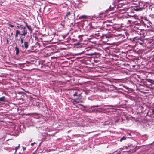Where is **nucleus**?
Returning a JSON list of instances; mask_svg holds the SVG:
<instances>
[{
    "label": "nucleus",
    "instance_id": "obj_1",
    "mask_svg": "<svg viewBox=\"0 0 154 154\" xmlns=\"http://www.w3.org/2000/svg\"><path fill=\"white\" fill-rule=\"evenodd\" d=\"M103 27L104 29L110 31H112L113 28V27L112 25L105 23L103 24Z\"/></svg>",
    "mask_w": 154,
    "mask_h": 154
},
{
    "label": "nucleus",
    "instance_id": "obj_2",
    "mask_svg": "<svg viewBox=\"0 0 154 154\" xmlns=\"http://www.w3.org/2000/svg\"><path fill=\"white\" fill-rule=\"evenodd\" d=\"M114 37L113 34H108L103 35V39H106L104 41L105 42H107L108 41L109 39L111 38Z\"/></svg>",
    "mask_w": 154,
    "mask_h": 154
},
{
    "label": "nucleus",
    "instance_id": "obj_3",
    "mask_svg": "<svg viewBox=\"0 0 154 154\" xmlns=\"http://www.w3.org/2000/svg\"><path fill=\"white\" fill-rule=\"evenodd\" d=\"M27 32L26 30H22L21 31V36H20V37H22L23 36L24 37V38L26 35H27Z\"/></svg>",
    "mask_w": 154,
    "mask_h": 154
},
{
    "label": "nucleus",
    "instance_id": "obj_4",
    "mask_svg": "<svg viewBox=\"0 0 154 154\" xmlns=\"http://www.w3.org/2000/svg\"><path fill=\"white\" fill-rule=\"evenodd\" d=\"M80 97H78L74 99L73 103H79L80 102H82V101H81L80 99H79Z\"/></svg>",
    "mask_w": 154,
    "mask_h": 154
},
{
    "label": "nucleus",
    "instance_id": "obj_5",
    "mask_svg": "<svg viewBox=\"0 0 154 154\" xmlns=\"http://www.w3.org/2000/svg\"><path fill=\"white\" fill-rule=\"evenodd\" d=\"M119 88L121 89L125 92H127L128 91V88L127 87L124 86H122V88Z\"/></svg>",
    "mask_w": 154,
    "mask_h": 154
},
{
    "label": "nucleus",
    "instance_id": "obj_6",
    "mask_svg": "<svg viewBox=\"0 0 154 154\" xmlns=\"http://www.w3.org/2000/svg\"><path fill=\"white\" fill-rule=\"evenodd\" d=\"M147 81L148 83H149V85H151L152 84H154V80L151 79H147Z\"/></svg>",
    "mask_w": 154,
    "mask_h": 154
},
{
    "label": "nucleus",
    "instance_id": "obj_7",
    "mask_svg": "<svg viewBox=\"0 0 154 154\" xmlns=\"http://www.w3.org/2000/svg\"><path fill=\"white\" fill-rule=\"evenodd\" d=\"M144 6H142L141 7H139V8H136L135 10L136 11H141L143 9H144L145 8Z\"/></svg>",
    "mask_w": 154,
    "mask_h": 154
},
{
    "label": "nucleus",
    "instance_id": "obj_8",
    "mask_svg": "<svg viewBox=\"0 0 154 154\" xmlns=\"http://www.w3.org/2000/svg\"><path fill=\"white\" fill-rule=\"evenodd\" d=\"M24 46L26 49H27L29 47L28 42L26 41L24 42Z\"/></svg>",
    "mask_w": 154,
    "mask_h": 154
},
{
    "label": "nucleus",
    "instance_id": "obj_9",
    "mask_svg": "<svg viewBox=\"0 0 154 154\" xmlns=\"http://www.w3.org/2000/svg\"><path fill=\"white\" fill-rule=\"evenodd\" d=\"M15 49L16 51V54L17 55L19 53V49L17 46L15 47Z\"/></svg>",
    "mask_w": 154,
    "mask_h": 154
},
{
    "label": "nucleus",
    "instance_id": "obj_10",
    "mask_svg": "<svg viewBox=\"0 0 154 154\" xmlns=\"http://www.w3.org/2000/svg\"><path fill=\"white\" fill-rule=\"evenodd\" d=\"M5 96H3L0 98V102L1 103H3V102L5 101Z\"/></svg>",
    "mask_w": 154,
    "mask_h": 154
},
{
    "label": "nucleus",
    "instance_id": "obj_11",
    "mask_svg": "<svg viewBox=\"0 0 154 154\" xmlns=\"http://www.w3.org/2000/svg\"><path fill=\"white\" fill-rule=\"evenodd\" d=\"M87 16L85 15H82L79 17V18L80 19H86L87 18Z\"/></svg>",
    "mask_w": 154,
    "mask_h": 154
},
{
    "label": "nucleus",
    "instance_id": "obj_12",
    "mask_svg": "<svg viewBox=\"0 0 154 154\" xmlns=\"http://www.w3.org/2000/svg\"><path fill=\"white\" fill-rule=\"evenodd\" d=\"M73 95L74 97L78 96V97H80L81 95V94H78V92L77 91H76L73 94Z\"/></svg>",
    "mask_w": 154,
    "mask_h": 154
},
{
    "label": "nucleus",
    "instance_id": "obj_13",
    "mask_svg": "<svg viewBox=\"0 0 154 154\" xmlns=\"http://www.w3.org/2000/svg\"><path fill=\"white\" fill-rule=\"evenodd\" d=\"M26 26L29 31L31 32L32 31V29L31 28V26H28L26 23Z\"/></svg>",
    "mask_w": 154,
    "mask_h": 154
},
{
    "label": "nucleus",
    "instance_id": "obj_14",
    "mask_svg": "<svg viewBox=\"0 0 154 154\" xmlns=\"http://www.w3.org/2000/svg\"><path fill=\"white\" fill-rule=\"evenodd\" d=\"M113 35H114V37L115 36H117V37L120 36L121 37H123V35L121 34H116V35L113 34Z\"/></svg>",
    "mask_w": 154,
    "mask_h": 154
},
{
    "label": "nucleus",
    "instance_id": "obj_15",
    "mask_svg": "<svg viewBox=\"0 0 154 154\" xmlns=\"http://www.w3.org/2000/svg\"><path fill=\"white\" fill-rule=\"evenodd\" d=\"M16 33L18 35H19L20 36H21V33H20V31H19L18 30H16Z\"/></svg>",
    "mask_w": 154,
    "mask_h": 154
},
{
    "label": "nucleus",
    "instance_id": "obj_16",
    "mask_svg": "<svg viewBox=\"0 0 154 154\" xmlns=\"http://www.w3.org/2000/svg\"><path fill=\"white\" fill-rule=\"evenodd\" d=\"M126 137L123 136L120 139V141L121 142L123 140H126Z\"/></svg>",
    "mask_w": 154,
    "mask_h": 154
},
{
    "label": "nucleus",
    "instance_id": "obj_17",
    "mask_svg": "<svg viewBox=\"0 0 154 154\" xmlns=\"http://www.w3.org/2000/svg\"><path fill=\"white\" fill-rule=\"evenodd\" d=\"M20 144H19L18 146L16 147L15 148V153H16L17 150L18 149V148L20 146Z\"/></svg>",
    "mask_w": 154,
    "mask_h": 154
},
{
    "label": "nucleus",
    "instance_id": "obj_18",
    "mask_svg": "<svg viewBox=\"0 0 154 154\" xmlns=\"http://www.w3.org/2000/svg\"><path fill=\"white\" fill-rule=\"evenodd\" d=\"M27 52H28V53H32L33 52V51H32L31 50H28L27 51Z\"/></svg>",
    "mask_w": 154,
    "mask_h": 154
},
{
    "label": "nucleus",
    "instance_id": "obj_19",
    "mask_svg": "<svg viewBox=\"0 0 154 154\" xmlns=\"http://www.w3.org/2000/svg\"><path fill=\"white\" fill-rule=\"evenodd\" d=\"M23 38H23L20 39V42L22 44L23 42L24 43L23 41Z\"/></svg>",
    "mask_w": 154,
    "mask_h": 154
},
{
    "label": "nucleus",
    "instance_id": "obj_20",
    "mask_svg": "<svg viewBox=\"0 0 154 154\" xmlns=\"http://www.w3.org/2000/svg\"><path fill=\"white\" fill-rule=\"evenodd\" d=\"M8 25L10 27H11L12 28H13L14 27V25H12L10 23L8 24Z\"/></svg>",
    "mask_w": 154,
    "mask_h": 154
},
{
    "label": "nucleus",
    "instance_id": "obj_21",
    "mask_svg": "<svg viewBox=\"0 0 154 154\" xmlns=\"http://www.w3.org/2000/svg\"><path fill=\"white\" fill-rule=\"evenodd\" d=\"M70 12H67L66 16V17H68L69 15H70Z\"/></svg>",
    "mask_w": 154,
    "mask_h": 154
},
{
    "label": "nucleus",
    "instance_id": "obj_22",
    "mask_svg": "<svg viewBox=\"0 0 154 154\" xmlns=\"http://www.w3.org/2000/svg\"><path fill=\"white\" fill-rule=\"evenodd\" d=\"M117 95H112V94L110 95V97H116Z\"/></svg>",
    "mask_w": 154,
    "mask_h": 154
},
{
    "label": "nucleus",
    "instance_id": "obj_23",
    "mask_svg": "<svg viewBox=\"0 0 154 154\" xmlns=\"http://www.w3.org/2000/svg\"><path fill=\"white\" fill-rule=\"evenodd\" d=\"M151 110V112L152 114H154V109H152Z\"/></svg>",
    "mask_w": 154,
    "mask_h": 154
},
{
    "label": "nucleus",
    "instance_id": "obj_24",
    "mask_svg": "<svg viewBox=\"0 0 154 154\" xmlns=\"http://www.w3.org/2000/svg\"><path fill=\"white\" fill-rule=\"evenodd\" d=\"M26 28L25 27H22L21 28V29L23 30H26Z\"/></svg>",
    "mask_w": 154,
    "mask_h": 154
},
{
    "label": "nucleus",
    "instance_id": "obj_25",
    "mask_svg": "<svg viewBox=\"0 0 154 154\" xmlns=\"http://www.w3.org/2000/svg\"><path fill=\"white\" fill-rule=\"evenodd\" d=\"M35 143V142H34V143H32L31 144V146H33V145Z\"/></svg>",
    "mask_w": 154,
    "mask_h": 154
},
{
    "label": "nucleus",
    "instance_id": "obj_26",
    "mask_svg": "<svg viewBox=\"0 0 154 154\" xmlns=\"http://www.w3.org/2000/svg\"><path fill=\"white\" fill-rule=\"evenodd\" d=\"M26 149V147H23V151H25Z\"/></svg>",
    "mask_w": 154,
    "mask_h": 154
},
{
    "label": "nucleus",
    "instance_id": "obj_27",
    "mask_svg": "<svg viewBox=\"0 0 154 154\" xmlns=\"http://www.w3.org/2000/svg\"><path fill=\"white\" fill-rule=\"evenodd\" d=\"M143 43V42L142 41H141V42H140V44L141 45H142Z\"/></svg>",
    "mask_w": 154,
    "mask_h": 154
},
{
    "label": "nucleus",
    "instance_id": "obj_28",
    "mask_svg": "<svg viewBox=\"0 0 154 154\" xmlns=\"http://www.w3.org/2000/svg\"><path fill=\"white\" fill-rule=\"evenodd\" d=\"M18 37V35L16 33V35H15V37L17 38Z\"/></svg>",
    "mask_w": 154,
    "mask_h": 154
},
{
    "label": "nucleus",
    "instance_id": "obj_29",
    "mask_svg": "<svg viewBox=\"0 0 154 154\" xmlns=\"http://www.w3.org/2000/svg\"><path fill=\"white\" fill-rule=\"evenodd\" d=\"M99 106L98 105H96V106H93V107H99Z\"/></svg>",
    "mask_w": 154,
    "mask_h": 154
},
{
    "label": "nucleus",
    "instance_id": "obj_30",
    "mask_svg": "<svg viewBox=\"0 0 154 154\" xmlns=\"http://www.w3.org/2000/svg\"><path fill=\"white\" fill-rule=\"evenodd\" d=\"M20 47H23H23H24V45H20Z\"/></svg>",
    "mask_w": 154,
    "mask_h": 154
},
{
    "label": "nucleus",
    "instance_id": "obj_31",
    "mask_svg": "<svg viewBox=\"0 0 154 154\" xmlns=\"http://www.w3.org/2000/svg\"><path fill=\"white\" fill-rule=\"evenodd\" d=\"M142 4V2H138V4L140 5V4Z\"/></svg>",
    "mask_w": 154,
    "mask_h": 154
},
{
    "label": "nucleus",
    "instance_id": "obj_32",
    "mask_svg": "<svg viewBox=\"0 0 154 154\" xmlns=\"http://www.w3.org/2000/svg\"><path fill=\"white\" fill-rule=\"evenodd\" d=\"M108 125V123H106V122L105 123V124H104L105 125Z\"/></svg>",
    "mask_w": 154,
    "mask_h": 154
},
{
    "label": "nucleus",
    "instance_id": "obj_33",
    "mask_svg": "<svg viewBox=\"0 0 154 154\" xmlns=\"http://www.w3.org/2000/svg\"><path fill=\"white\" fill-rule=\"evenodd\" d=\"M17 27L18 28V29H21L20 28V26H17Z\"/></svg>",
    "mask_w": 154,
    "mask_h": 154
},
{
    "label": "nucleus",
    "instance_id": "obj_34",
    "mask_svg": "<svg viewBox=\"0 0 154 154\" xmlns=\"http://www.w3.org/2000/svg\"><path fill=\"white\" fill-rule=\"evenodd\" d=\"M133 4L137 5V3H135H135H134Z\"/></svg>",
    "mask_w": 154,
    "mask_h": 154
},
{
    "label": "nucleus",
    "instance_id": "obj_35",
    "mask_svg": "<svg viewBox=\"0 0 154 154\" xmlns=\"http://www.w3.org/2000/svg\"><path fill=\"white\" fill-rule=\"evenodd\" d=\"M8 39H7V43H8Z\"/></svg>",
    "mask_w": 154,
    "mask_h": 154
},
{
    "label": "nucleus",
    "instance_id": "obj_36",
    "mask_svg": "<svg viewBox=\"0 0 154 154\" xmlns=\"http://www.w3.org/2000/svg\"><path fill=\"white\" fill-rule=\"evenodd\" d=\"M37 38V37H36V36H35V39H36V38Z\"/></svg>",
    "mask_w": 154,
    "mask_h": 154
},
{
    "label": "nucleus",
    "instance_id": "obj_37",
    "mask_svg": "<svg viewBox=\"0 0 154 154\" xmlns=\"http://www.w3.org/2000/svg\"><path fill=\"white\" fill-rule=\"evenodd\" d=\"M16 153H15H15H14V154H16Z\"/></svg>",
    "mask_w": 154,
    "mask_h": 154
}]
</instances>
